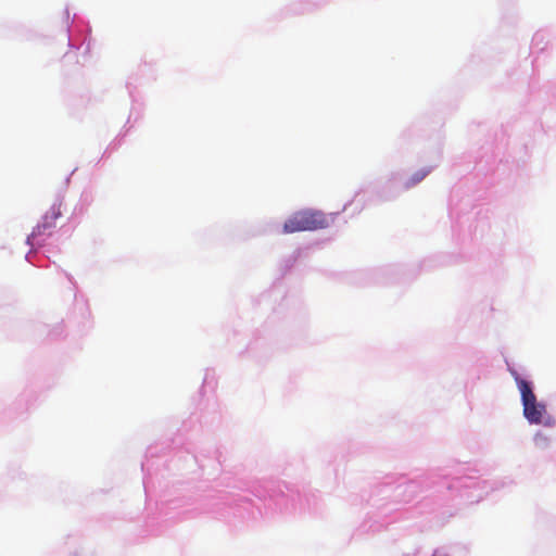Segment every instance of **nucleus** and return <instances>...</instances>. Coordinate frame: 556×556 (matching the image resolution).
Listing matches in <instances>:
<instances>
[{"instance_id":"5","label":"nucleus","mask_w":556,"mask_h":556,"mask_svg":"<svg viewBox=\"0 0 556 556\" xmlns=\"http://www.w3.org/2000/svg\"><path fill=\"white\" fill-rule=\"evenodd\" d=\"M426 176V173H421V174H417L415 175L413 178H412V181L407 182L406 184V187H410L419 181H421L424 179V177Z\"/></svg>"},{"instance_id":"1","label":"nucleus","mask_w":556,"mask_h":556,"mask_svg":"<svg viewBox=\"0 0 556 556\" xmlns=\"http://www.w3.org/2000/svg\"><path fill=\"white\" fill-rule=\"evenodd\" d=\"M328 225L321 212L303 210L292 214L283 224V232L314 231Z\"/></svg>"},{"instance_id":"3","label":"nucleus","mask_w":556,"mask_h":556,"mask_svg":"<svg viewBox=\"0 0 556 556\" xmlns=\"http://www.w3.org/2000/svg\"><path fill=\"white\" fill-rule=\"evenodd\" d=\"M61 203L53 204L42 216L41 222L33 229L28 237V242L38 236L49 233L55 227V220L61 216Z\"/></svg>"},{"instance_id":"2","label":"nucleus","mask_w":556,"mask_h":556,"mask_svg":"<svg viewBox=\"0 0 556 556\" xmlns=\"http://www.w3.org/2000/svg\"><path fill=\"white\" fill-rule=\"evenodd\" d=\"M511 374L521 394L523 416L531 424H541L545 413V405L536 402V396L528 381L520 378L516 371H511Z\"/></svg>"},{"instance_id":"4","label":"nucleus","mask_w":556,"mask_h":556,"mask_svg":"<svg viewBox=\"0 0 556 556\" xmlns=\"http://www.w3.org/2000/svg\"><path fill=\"white\" fill-rule=\"evenodd\" d=\"M534 442L536 444V446L539 447H545L547 446L548 444V438L545 437L544 434L542 433H538L535 437H534Z\"/></svg>"}]
</instances>
